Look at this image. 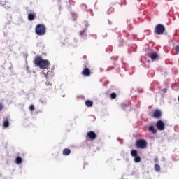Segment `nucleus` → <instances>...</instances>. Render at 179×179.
I'll use <instances>...</instances> for the list:
<instances>
[{"mask_svg":"<svg viewBox=\"0 0 179 179\" xmlns=\"http://www.w3.org/2000/svg\"><path fill=\"white\" fill-rule=\"evenodd\" d=\"M148 131L150 132H152L153 134H156L157 132V130L155 129V127L153 126H150L148 128Z\"/></svg>","mask_w":179,"mask_h":179,"instance_id":"nucleus-15","label":"nucleus"},{"mask_svg":"<svg viewBox=\"0 0 179 179\" xmlns=\"http://www.w3.org/2000/svg\"><path fill=\"white\" fill-rule=\"evenodd\" d=\"M120 108H122V110H125V108H127V105H124V104L121 103V104L120 105Z\"/></svg>","mask_w":179,"mask_h":179,"instance_id":"nucleus-21","label":"nucleus"},{"mask_svg":"<svg viewBox=\"0 0 179 179\" xmlns=\"http://www.w3.org/2000/svg\"><path fill=\"white\" fill-rule=\"evenodd\" d=\"M43 73L46 79H52V77L54 76V72H52V71H48L47 72V74L45 73Z\"/></svg>","mask_w":179,"mask_h":179,"instance_id":"nucleus-7","label":"nucleus"},{"mask_svg":"<svg viewBox=\"0 0 179 179\" xmlns=\"http://www.w3.org/2000/svg\"><path fill=\"white\" fill-rule=\"evenodd\" d=\"M23 162V159L20 157H17L15 159V163L16 164H22Z\"/></svg>","mask_w":179,"mask_h":179,"instance_id":"nucleus-13","label":"nucleus"},{"mask_svg":"<svg viewBox=\"0 0 179 179\" xmlns=\"http://www.w3.org/2000/svg\"><path fill=\"white\" fill-rule=\"evenodd\" d=\"M81 73H82L83 76L89 78V76H90V75H91L90 69L89 68H85L83 69V71H82Z\"/></svg>","mask_w":179,"mask_h":179,"instance_id":"nucleus-6","label":"nucleus"},{"mask_svg":"<svg viewBox=\"0 0 179 179\" xmlns=\"http://www.w3.org/2000/svg\"><path fill=\"white\" fill-rule=\"evenodd\" d=\"M29 110H30L31 111H34V105H31V106H29Z\"/></svg>","mask_w":179,"mask_h":179,"instance_id":"nucleus-23","label":"nucleus"},{"mask_svg":"<svg viewBox=\"0 0 179 179\" xmlns=\"http://www.w3.org/2000/svg\"><path fill=\"white\" fill-rule=\"evenodd\" d=\"M175 50L176 51V52H178L179 54V45L175 47Z\"/></svg>","mask_w":179,"mask_h":179,"instance_id":"nucleus-24","label":"nucleus"},{"mask_svg":"<svg viewBox=\"0 0 179 179\" xmlns=\"http://www.w3.org/2000/svg\"><path fill=\"white\" fill-rule=\"evenodd\" d=\"M63 156H69L71 155V150L66 148L62 152Z\"/></svg>","mask_w":179,"mask_h":179,"instance_id":"nucleus-11","label":"nucleus"},{"mask_svg":"<svg viewBox=\"0 0 179 179\" xmlns=\"http://www.w3.org/2000/svg\"><path fill=\"white\" fill-rule=\"evenodd\" d=\"M36 19V13H29L28 15V20H34Z\"/></svg>","mask_w":179,"mask_h":179,"instance_id":"nucleus-12","label":"nucleus"},{"mask_svg":"<svg viewBox=\"0 0 179 179\" xmlns=\"http://www.w3.org/2000/svg\"><path fill=\"white\" fill-rule=\"evenodd\" d=\"M162 92H164V93H166V92H167V89L164 88V89L162 90Z\"/></svg>","mask_w":179,"mask_h":179,"instance_id":"nucleus-28","label":"nucleus"},{"mask_svg":"<svg viewBox=\"0 0 179 179\" xmlns=\"http://www.w3.org/2000/svg\"><path fill=\"white\" fill-rule=\"evenodd\" d=\"M85 106H87V107H92L93 106V101H90V100H87L85 101Z\"/></svg>","mask_w":179,"mask_h":179,"instance_id":"nucleus-16","label":"nucleus"},{"mask_svg":"<svg viewBox=\"0 0 179 179\" xmlns=\"http://www.w3.org/2000/svg\"><path fill=\"white\" fill-rule=\"evenodd\" d=\"M80 36H83V31L80 32Z\"/></svg>","mask_w":179,"mask_h":179,"instance_id":"nucleus-29","label":"nucleus"},{"mask_svg":"<svg viewBox=\"0 0 179 179\" xmlns=\"http://www.w3.org/2000/svg\"><path fill=\"white\" fill-rule=\"evenodd\" d=\"M110 97L112 99H115V97H117V94L116 93H112L110 94Z\"/></svg>","mask_w":179,"mask_h":179,"instance_id":"nucleus-22","label":"nucleus"},{"mask_svg":"<svg viewBox=\"0 0 179 179\" xmlns=\"http://www.w3.org/2000/svg\"><path fill=\"white\" fill-rule=\"evenodd\" d=\"M87 136L88 138H90V139L94 141L97 136L96 135V133H94V131H90L87 133Z\"/></svg>","mask_w":179,"mask_h":179,"instance_id":"nucleus-8","label":"nucleus"},{"mask_svg":"<svg viewBox=\"0 0 179 179\" xmlns=\"http://www.w3.org/2000/svg\"><path fill=\"white\" fill-rule=\"evenodd\" d=\"M165 28L162 24H157L155 27V33L159 35L163 34L164 33Z\"/></svg>","mask_w":179,"mask_h":179,"instance_id":"nucleus-4","label":"nucleus"},{"mask_svg":"<svg viewBox=\"0 0 179 179\" xmlns=\"http://www.w3.org/2000/svg\"><path fill=\"white\" fill-rule=\"evenodd\" d=\"M131 155L133 157H136V156H138V151H136V150H132L131 151Z\"/></svg>","mask_w":179,"mask_h":179,"instance_id":"nucleus-17","label":"nucleus"},{"mask_svg":"<svg viewBox=\"0 0 179 179\" xmlns=\"http://www.w3.org/2000/svg\"><path fill=\"white\" fill-rule=\"evenodd\" d=\"M157 57H159V55H157V53L156 52H152L150 55V58H151V59L152 61L156 60V59L157 58Z\"/></svg>","mask_w":179,"mask_h":179,"instance_id":"nucleus-10","label":"nucleus"},{"mask_svg":"<svg viewBox=\"0 0 179 179\" xmlns=\"http://www.w3.org/2000/svg\"><path fill=\"white\" fill-rule=\"evenodd\" d=\"M3 110V104L0 103V111H2Z\"/></svg>","mask_w":179,"mask_h":179,"instance_id":"nucleus-26","label":"nucleus"},{"mask_svg":"<svg viewBox=\"0 0 179 179\" xmlns=\"http://www.w3.org/2000/svg\"><path fill=\"white\" fill-rule=\"evenodd\" d=\"M35 33L37 36H45L46 33L45 25L38 24L35 28Z\"/></svg>","mask_w":179,"mask_h":179,"instance_id":"nucleus-2","label":"nucleus"},{"mask_svg":"<svg viewBox=\"0 0 179 179\" xmlns=\"http://www.w3.org/2000/svg\"><path fill=\"white\" fill-rule=\"evenodd\" d=\"M3 127H4V128H8V127H9V121L8 120H5L3 122Z\"/></svg>","mask_w":179,"mask_h":179,"instance_id":"nucleus-20","label":"nucleus"},{"mask_svg":"<svg viewBox=\"0 0 179 179\" xmlns=\"http://www.w3.org/2000/svg\"><path fill=\"white\" fill-rule=\"evenodd\" d=\"M141 160L142 159H141V157H139V156L134 157V162L135 163H141Z\"/></svg>","mask_w":179,"mask_h":179,"instance_id":"nucleus-18","label":"nucleus"},{"mask_svg":"<svg viewBox=\"0 0 179 179\" xmlns=\"http://www.w3.org/2000/svg\"><path fill=\"white\" fill-rule=\"evenodd\" d=\"M154 169H155V171H157V172L160 171V166H159V164H155L154 166Z\"/></svg>","mask_w":179,"mask_h":179,"instance_id":"nucleus-19","label":"nucleus"},{"mask_svg":"<svg viewBox=\"0 0 179 179\" xmlns=\"http://www.w3.org/2000/svg\"><path fill=\"white\" fill-rule=\"evenodd\" d=\"M154 117L155 118H157V117H160L162 115V111L160 110H155L153 114Z\"/></svg>","mask_w":179,"mask_h":179,"instance_id":"nucleus-14","label":"nucleus"},{"mask_svg":"<svg viewBox=\"0 0 179 179\" xmlns=\"http://www.w3.org/2000/svg\"><path fill=\"white\" fill-rule=\"evenodd\" d=\"M46 86H51V83H50L48 81L45 82Z\"/></svg>","mask_w":179,"mask_h":179,"instance_id":"nucleus-27","label":"nucleus"},{"mask_svg":"<svg viewBox=\"0 0 179 179\" xmlns=\"http://www.w3.org/2000/svg\"><path fill=\"white\" fill-rule=\"evenodd\" d=\"M156 127L158 131H164L165 124L162 120H158L156 123Z\"/></svg>","mask_w":179,"mask_h":179,"instance_id":"nucleus-5","label":"nucleus"},{"mask_svg":"<svg viewBox=\"0 0 179 179\" xmlns=\"http://www.w3.org/2000/svg\"><path fill=\"white\" fill-rule=\"evenodd\" d=\"M0 3L2 5V6H4L6 9H9L10 8V4L6 1H1Z\"/></svg>","mask_w":179,"mask_h":179,"instance_id":"nucleus-9","label":"nucleus"},{"mask_svg":"<svg viewBox=\"0 0 179 179\" xmlns=\"http://www.w3.org/2000/svg\"><path fill=\"white\" fill-rule=\"evenodd\" d=\"M136 146H137L140 149H146L148 146V143L146 142V141L141 139L136 141Z\"/></svg>","mask_w":179,"mask_h":179,"instance_id":"nucleus-3","label":"nucleus"},{"mask_svg":"<svg viewBox=\"0 0 179 179\" xmlns=\"http://www.w3.org/2000/svg\"><path fill=\"white\" fill-rule=\"evenodd\" d=\"M85 29H87V27H89V24L87 22H85Z\"/></svg>","mask_w":179,"mask_h":179,"instance_id":"nucleus-25","label":"nucleus"},{"mask_svg":"<svg viewBox=\"0 0 179 179\" xmlns=\"http://www.w3.org/2000/svg\"><path fill=\"white\" fill-rule=\"evenodd\" d=\"M35 64L37 66H39L41 69H47L48 65H50V62L48 60H43L41 59H36Z\"/></svg>","mask_w":179,"mask_h":179,"instance_id":"nucleus-1","label":"nucleus"}]
</instances>
